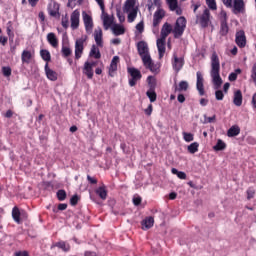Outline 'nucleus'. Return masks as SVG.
<instances>
[{
	"label": "nucleus",
	"mask_w": 256,
	"mask_h": 256,
	"mask_svg": "<svg viewBox=\"0 0 256 256\" xmlns=\"http://www.w3.org/2000/svg\"><path fill=\"white\" fill-rule=\"evenodd\" d=\"M138 55L141 57L142 63L145 69H149L151 73H159V65L153 62L151 53L149 52V45L145 41H139L137 43Z\"/></svg>",
	"instance_id": "obj_1"
},
{
	"label": "nucleus",
	"mask_w": 256,
	"mask_h": 256,
	"mask_svg": "<svg viewBox=\"0 0 256 256\" xmlns=\"http://www.w3.org/2000/svg\"><path fill=\"white\" fill-rule=\"evenodd\" d=\"M220 71H221V64L219 62V56H217V53L214 52L211 57V71H210L214 89H220L221 85H223V79L219 74Z\"/></svg>",
	"instance_id": "obj_2"
},
{
	"label": "nucleus",
	"mask_w": 256,
	"mask_h": 256,
	"mask_svg": "<svg viewBox=\"0 0 256 256\" xmlns=\"http://www.w3.org/2000/svg\"><path fill=\"white\" fill-rule=\"evenodd\" d=\"M211 10L204 7L202 13L196 15V25H199L201 29H207L211 25Z\"/></svg>",
	"instance_id": "obj_3"
},
{
	"label": "nucleus",
	"mask_w": 256,
	"mask_h": 256,
	"mask_svg": "<svg viewBox=\"0 0 256 256\" xmlns=\"http://www.w3.org/2000/svg\"><path fill=\"white\" fill-rule=\"evenodd\" d=\"M172 29L174 39H179V37H183L185 29H187V19L184 16H180L179 18H177L174 28Z\"/></svg>",
	"instance_id": "obj_4"
},
{
	"label": "nucleus",
	"mask_w": 256,
	"mask_h": 256,
	"mask_svg": "<svg viewBox=\"0 0 256 256\" xmlns=\"http://www.w3.org/2000/svg\"><path fill=\"white\" fill-rule=\"evenodd\" d=\"M12 219L13 221H15V223H17V225H21L23 221H27V219H29V214L27 213V211L19 209V207L17 206H14L12 208Z\"/></svg>",
	"instance_id": "obj_5"
},
{
	"label": "nucleus",
	"mask_w": 256,
	"mask_h": 256,
	"mask_svg": "<svg viewBox=\"0 0 256 256\" xmlns=\"http://www.w3.org/2000/svg\"><path fill=\"white\" fill-rule=\"evenodd\" d=\"M227 12L225 10H222L220 12V32L219 34L221 37H226V35L229 33V24H227Z\"/></svg>",
	"instance_id": "obj_6"
},
{
	"label": "nucleus",
	"mask_w": 256,
	"mask_h": 256,
	"mask_svg": "<svg viewBox=\"0 0 256 256\" xmlns=\"http://www.w3.org/2000/svg\"><path fill=\"white\" fill-rule=\"evenodd\" d=\"M127 71L131 76V78L129 79V85L130 87H135V85H137V81H141L143 75L141 74V71H139V69L134 67L128 68Z\"/></svg>",
	"instance_id": "obj_7"
},
{
	"label": "nucleus",
	"mask_w": 256,
	"mask_h": 256,
	"mask_svg": "<svg viewBox=\"0 0 256 256\" xmlns=\"http://www.w3.org/2000/svg\"><path fill=\"white\" fill-rule=\"evenodd\" d=\"M165 18V10L158 8L153 15V27L157 28L161 25V21Z\"/></svg>",
	"instance_id": "obj_8"
},
{
	"label": "nucleus",
	"mask_w": 256,
	"mask_h": 256,
	"mask_svg": "<svg viewBox=\"0 0 256 256\" xmlns=\"http://www.w3.org/2000/svg\"><path fill=\"white\" fill-rule=\"evenodd\" d=\"M235 43L240 47V49L245 48L247 45V37L245 36V31L239 30L236 32Z\"/></svg>",
	"instance_id": "obj_9"
},
{
	"label": "nucleus",
	"mask_w": 256,
	"mask_h": 256,
	"mask_svg": "<svg viewBox=\"0 0 256 256\" xmlns=\"http://www.w3.org/2000/svg\"><path fill=\"white\" fill-rule=\"evenodd\" d=\"M185 65V59L183 57L178 58L177 55L173 54L172 67L176 73H179Z\"/></svg>",
	"instance_id": "obj_10"
},
{
	"label": "nucleus",
	"mask_w": 256,
	"mask_h": 256,
	"mask_svg": "<svg viewBox=\"0 0 256 256\" xmlns=\"http://www.w3.org/2000/svg\"><path fill=\"white\" fill-rule=\"evenodd\" d=\"M196 77H197V82H196V89L199 92V95L201 97H203V95H205V86H204V79H203V74L198 71L196 73Z\"/></svg>",
	"instance_id": "obj_11"
},
{
	"label": "nucleus",
	"mask_w": 256,
	"mask_h": 256,
	"mask_svg": "<svg viewBox=\"0 0 256 256\" xmlns=\"http://www.w3.org/2000/svg\"><path fill=\"white\" fill-rule=\"evenodd\" d=\"M85 44V39L80 38L78 40H76L75 42V59L79 60V58L83 55V49Z\"/></svg>",
	"instance_id": "obj_12"
},
{
	"label": "nucleus",
	"mask_w": 256,
	"mask_h": 256,
	"mask_svg": "<svg viewBox=\"0 0 256 256\" xmlns=\"http://www.w3.org/2000/svg\"><path fill=\"white\" fill-rule=\"evenodd\" d=\"M171 33H173V26L169 22L164 23L161 28L160 38L167 39Z\"/></svg>",
	"instance_id": "obj_13"
},
{
	"label": "nucleus",
	"mask_w": 256,
	"mask_h": 256,
	"mask_svg": "<svg viewBox=\"0 0 256 256\" xmlns=\"http://www.w3.org/2000/svg\"><path fill=\"white\" fill-rule=\"evenodd\" d=\"M79 17H81L79 10H74L70 16L71 29H79Z\"/></svg>",
	"instance_id": "obj_14"
},
{
	"label": "nucleus",
	"mask_w": 256,
	"mask_h": 256,
	"mask_svg": "<svg viewBox=\"0 0 256 256\" xmlns=\"http://www.w3.org/2000/svg\"><path fill=\"white\" fill-rule=\"evenodd\" d=\"M170 11H175L176 15H183V9L179 7L177 0H166Z\"/></svg>",
	"instance_id": "obj_15"
},
{
	"label": "nucleus",
	"mask_w": 256,
	"mask_h": 256,
	"mask_svg": "<svg viewBox=\"0 0 256 256\" xmlns=\"http://www.w3.org/2000/svg\"><path fill=\"white\" fill-rule=\"evenodd\" d=\"M167 39H163V38H159L157 39L156 45H157V49H158V53H159V59H163V57L165 56V43H166Z\"/></svg>",
	"instance_id": "obj_16"
},
{
	"label": "nucleus",
	"mask_w": 256,
	"mask_h": 256,
	"mask_svg": "<svg viewBox=\"0 0 256 256\" xmlns=\"http://www.w3.org/2000/svg\"><path fill=\"white\" fill-rule=\"evenodd\" d=\"M84 26L86 31H92L93 30V18L91 15L87 14V12L82 13Z\"/></svg>",
	"instance_id": "obj_17"
},
{
	"label": "nucleus",
	"mask_w": 256,
	"mask_h": 256,
	"mask_svg": "<svg viewBox=\"0 0 256 256\" xmlns=\"http://www.w3.org/2000/svg\"><path fill=\"white\" fill-rule=\"evenodd\" d=\"M46 39L49 45L53 47V49H57L59 47V39L57 38V35H55V33L53 32L48 33Z\"/></svg>",
	"instance_id": "obj_18"
},
{
	"label": "nucleus",
	"mask_w": 256,
	"mask_h": 256,
	"mask_svg": "<svg viewBox=\"0 0 256 256\" xmlns=\"http://www.w3.org/2000/svg\"><path fill=\"white\" fill-rule=\"evenodd\" d=\"M117 65H119V56H114L109 66L110 77H115V72L117 71Z\"/></svg>",
	"instance_id": "obj_19"
},
{
	"label": "nucleus",
	"mask_w": 256,
	"mask_h": 256,
	"mask_svg": "<svg viewBox=\"0 0 256 256\" xmlns=\"http://www.w3.org/2000/svg\"><path fill=\"white\" fill-rule=\"evenodd\" d=\"M94 39L98 47H103V30L101 28L94 31Z\"/></svg>",
	"instance_id": "obj_20"
},
{
	"label": "nucleus",
	"mask_w": 256,
	"mask_h": 256,
	"mask_svg": "<svg viewBox=\"0 0 256 256\" xmlns=\"http://www.w3.org/2000/svg\"><path fill=\"white\" fill-rule=\"evenodd\" d=\"M45 73H46V77L50 80V81H57L58 79V74L57 72H55L54 70H52L51 68H49V64H45Z\"/></svg>",
	"instance_id": "obj_21"
},
{
	"label": "nucleus",
	"mask_w": 256,
	"mask_h": 256,
	"mask_svg": "<svg viewBox=\"0 0 256 256\" xmlns=\"http://www.w3.org/2000/svg\"><path fill=\"white\" fill-rule=\"evenodd\" d=\"M83 73L87 76V79H93V65L91 62L84 63Z\"/></svg>",
	"instance_id": "obj_22"
},
{
	"label": "nucleus",
	"mask_w": 256,
	"mask_h": 256,
	"mask_svg": "<svg viewBox=\"0 0 256 256\" xmlns=\"http://www.w3.org/2000/svg\"><path fill=\"white\" fill-rule=\"evenodd\" d=\"M33 59V53L29 50H23L21 54V61L22 63L29 65L31 63V60Z\"/></svg>",
	"instance_id": "obj_23"
},
{
	"label": "nucleus",
	"mask_w": 256,
	"mask_h": 256,
	"mask_svg": "<svg viewBox=\"0 0 256 256\" xmlns=\"http://www.w3.org/2000/svg\"><path fill=\"white\" fill-rule=\"evenodd\" d=\"M233 103L236 105V107H241V105H243V93L241 90L234 92Z\"/></svg>",
	"instance_id": "obj_24"
},
{
	"label": "nucleus",
	"mask_w": 256,
	"mask_h": 256,
	"mask_svg": "<svg viewBox=\"0 0 256 256\" xmlns=\"http://www.w3.org/2000/svg\"><path fill=\"white\" fill-rule=\"evenodd\" d=\"M234 13H243L245 11V2L243 0H234Z\"/></svg>",
	"instance_id": "obj_25"
},
{
	"label": "nucleus",
	"mask_w": 256,
	"mask_h": 256,
	"mask_svg": "<svg viewBox=\"0 0 256 256\" xmlns=\"http://www.w3.org/2000/svg\"><path fill=\"white\" fill-rule=\"evenodd\" d=\"M102 21H103V26L104 29H109V27H111V25H113V18L109 17V14L105 13V9H104V13L102 12Z\"/></svg>",
	"instance_id": "obj_26"
},
{
	"label": "nucleus",
	"mask_w": 256,
	"mask_h": 256,
	"mask_svg": "<svg viewBox=\"0 0 256 256\" xmlns=\"http://www.w3.org/2000/svg\"><path fill=\"white\" fill-rule=\"evenodd\" d=\"M95 193L102 199V201H105V199H107V186L103 184L95 190Z\"/></svg>",
	"instance_id": "obj_27"
},
{
	"label": "nucleus",
	"mask_w": 256,
	"mask_h": 256,
	"mask_svg": "<svg viewBox=\"0 0 256 256\" xmlns=\"http://www.w3.org/2000/svg\"><path fill=\"white\" fill-rule=\"evenodd\" d=\"M154 223L155 219H153V217H148L141 222L142 229L144 231H147L148 229H151V227H153Z\"/></svg>",
	"instance_id": "obj_28"
},
{
	"label": "nucleus",
	"mask_w": 256,
	"mask_h": 256,
	"mask_svg": "<svg viewBox=\"0 0 256 256\" xmlns=\"http://www.w3.org/2000/svg\"><path fill=\"white\" fill-rule=\"evenodd\" d=\"M239 133H241V128H239L237 125H234L227 131V137H237Z\"/></svg>",
	"instance_id": "obj_29"
},
{
	"label": "nucleus",
	"mask_w": 256,
	"mask_h": 256,
	"mask_svg": "<svg viewBox=\"0 0 256 256\" xmlns=\"http://www.w3.org/2000/svg\"><path fill=\"white\" fill-rule=\"evenodd\" d=\"M113 34L117 36L125 35V27L121 26L120 24H114L112 27Z\"/></svg>",
	"instance_id": "obj_30"
},
{
	"label": "nucleus",
	"mask_w": 256,
	"mask_h": 256,
	"mask_svg": "<svg viewBox=\"0 0 256 256\" xmlns=\"http://www.w3.org/2000/svg\"><path fill=\"white\" fill-rule=\"evenodd\" d=\"M40 57L46 62L47 65H49V62L51 61V52H49L47 49H42L40 50Z\"/></svg>",
	"instance_id": "obj_31"
},
{
	"label": "nucleus",
	"mask_w": 256,
	"mask_h": 256,
	"mask_svg": "<svg viewBox=\"0 0 256 256\" xmlns=\"http://www.w3.org/2000/svg\"><path fill=\"white\" fill-rule=\"evenodd\" d=\"M187 89H189V82L188 81H180L178 86L175 85V91H179L181 93V91H187Z\"/></svg>",
	"instance_id": "obj_32"
},
{
	"label": "nucleus",
	"mask_w": 256,
	"mask_h": 256,
	"mask_svg": "<svg viewBox=\"0 0 256 256\" xmlns=\"http://www.w3.org/2000/svg\"><path fill=\"white\" fill-rule=\"evenodd\" d=\"M89 55L90 57H94V59H101V52L96 45H92Z\"/></svg>",
	"instance_id": "obj_33"
},
{
	"label": "nucleus",
	"mask_w": 256,
	"mask_h": 256,
	"mask_svg": "<svg viewBox=\"0 0 256 256\" xmlns=\"http://www.w3.org/2000/svg\"><path fill=\"white\" fill-rule=\"evenodd\" d=\"M135 8V0H126L124 5V12L129 13V11H133Z\"/></svg>",
	"instance_id": "obj_34"
},
{
	"label": "nucleus",
	"mask_w": 256,
	"mask_h": 256,
	"mask_svg": "<svg viewBox=\"0 0 256 256\" xmlns=\"http://www.w3.org/2000/svg\"><path fill=\"white\" fill-rule=\"evenodd\" d=\"M214 151H225L227 149V144L223 140L218 139L215 146H213Z\"/></svg>",
	"instance_id": "obj_35"
},
{
	"label": "nucleus",
	"mask_w": 256,
	"mask_h": 256,
	"mask_svg": "<svg viewBox=\"0 0 256 256\" xmlns=\"http://www.w3.org/2000/svg\"><path fill=\"white\" fill-rule=\"evenodd\" d=\"M146 96L148 97V99H150V103H155V101H157V93L155 92L154 88H150L146 92Z\"/></svg>",
	"instance_id": "obj_36"
},
{
	"label": "nucleus",
	"mask_w": 256,
	"mask_h": 256,
	"mask_svg": "<svg viewBox=\"0 0 256 256\" xmlns=\"http://www.w3.org/2000/svg\"><path fill=\"white\" fill-rule=\"evenodd\" d=\"M126 13H128V23H133V21L137 19V8H134Z\"/></svg>",
	"instance_id": "obj_37"
},
{
	"label": "nucleus",
	"mask_w": 256,
	"mask_h": 256,
	"mask_svg": "<svg viewBox=\"0 0 256 256\" xmlns=\"http://www.w3.org/2000/svg\"><path fill=\"white\" fill-rule=\"evenodd\" d=\"M173 175H177L178 179H187V174L183 171H179L176 168L171 169Z\"/></svg>",
	"instance_id": "obj_38"
},
{
	"label": "nucleus",
	"mask_w": 256,
	"mask_h": 256,
	"mask_svg": "<svg viewBox=\"0 0 256 256\" xmlns=\"http://www.w3.org/2000/svg\"><path fill=\"white\" fill-rule=\"evenodd\" d=\"M56 247L62 249V251H65V253L71 250V246L63 241L56 243Z\"/></svg>",
	"instance_id": "obj_39"
},
{
	"label": "nucleus",
	"mask_w": 256,
	"mask_h": 256,
	"mask_svg": "<svg viewBox=\"0 0 256 256\" xmlns=\"http://www.w3.org/2000/svg\"><path fill=\"white\" fill-rule=\"evenodd\" d=\"M188 152L191 153V155H195L197 151H199V144L197 142H194L188 146Z\"/></svg>",
	"instance_id": "obj_40"
},
{
	"label": "nucleus",
	"mask_w": 256,
	"mask_h": 256,
	"mask_svg": "<svg viewBox=\"0 0 256 256\" xmlns=\"http://www.w3.org/2000/svg\"><path fill=\"white\" fill-rule=\"evenodd\" d=\"M58 201H65L67 199V192L63 189H60L56 193Z\"/></svg>",
	"instance_id": "obj_41"
},
{
	"label": "nucleus",
	"mask_w": 256,
	"mask_h": 256,
	"mask_svg": "<svg viewBox=\"0 0 256 256\" xmlns=\"http://www.w3.org/2000/svg\"><path fill=\"white\" fill-rule=\"evenodd\" d=\"M242 71L241 68H237L235 72L229 74L228 79L229 81H237V75H241Z\"/></svg>",
	"instance_id": "obj_42"
},
{
	"label": "nucleus",
	"mask_w": 256,
	"mask_h": 256,
	"mask_svg": "<svg viewBox=\"0 0 256 256\" xmlns=\"http://www.w3.org/2000/svg\"><path fill=\"white\" fill-rule=\"evenodd\" d=\"M54 9L49 10L50 17H59V4L53 5Z\"/></svg>",
	"instance_id": "obj_43"
},
{
	"label": "nucleus",
	"mask_w": 256,
	"mask_h": 256,
	"mask_svg": "<svg viewBox=\"0 0 256 256\" xmlns=\"http://www.w3.org/2000/svg\"><path fill=\"white\" fill-rule=\"evenodd\" d=\"M72 53H73V51L68 46L62 47V57H65V58L70 57V55H72Z\"/></svg>",
	"instance_id": "obj_44"
},
{
	"label": "nucleus",
	"mask_w": 256,
	"mask_h": 256,
	"mask_svg": "<svg viewBox=\"0 0 256 256\" xmlns=\"http://www.w3.org/2000/svg\"><path fill=\"white\" fill-rule=\"evenodd\" d=\"M182 135H183V139H184V141H186V143H191V141H193V139H195L193 134L189 133V132H183Z\"/></svg>",
	"instance_id": "obj_45"
},
{
	"label": "nucleus",
	"mask_w": 256,
	"mask_h": 256,
	"mask_svg": "<svg viewBox=\"0 0 256 256\" xmlns=\"http://www.w3.org/2000/svg\"><path fill=\"white\" fill-rule=\"evenodd\" d=\"M206 5L211 11H217V2L215 0H206Z\"/></svg>",
	"instance_id": "obj_46"
},
{
	"label": "nucleus",
	"mask_w": 256,
	"mask_h": 256,
	"mask_svg": "<svg viewBox=\"0 0 256 256\" xmlns=\"http://www.w3.org/2000/svg\"><path fill=\"white\" fill-rule=\"evenodd\" d=\"M248 201H251L255 197V188L249 187L246 191Z\"/></svg>",
	"instance_id": "obj_47"
},
{
	"label": "nucleus",
	"mask_w": 256,
	"mask_h": 256,
	"mask_svg": "<svg viewBox=\"0 0 256 256\" xmlns=\"http://www.w3.org/2000/svg\"><path fill=\"white\" fill-rule=\"evenodd\" d=\"M11 73H12L11 67L9 66L2 67V74L4 75V77H11Z\"/></svg>",
	"instance_id": "obj_48"
},
{
	"label": "nucleus",
	"mask_w": 256,
	"mask_h": 256,
	"mask_svg": "<svg viewBox=\"0 0 256 256\" xmlns=\"http://www.w3.org/2000/svg\"><path fill=\"white\" fill-rule=\"evenodd\" d=\"M61 25L64 29H69V16L67 14L62 17Z\"/></svg>",
	"instance_id": "obj_49"
},
{
	"label": "nucleus",
	"mask_w": 256,
	"mask_h": 256,
	"mask_svg": "<svg viewBox=\"0 0 256 256\" xmlns=\"http://www.w3.org/2000/svg\"><path fill=\"white\" fill-rule=\"evenodd\" d=\"M215 98L217 101H223V99L225 98V94H223L222 90H217L215 92Z\"/></svg>",
	"instance_id": "obj_50"
},
{
	"label": "nucleus",
	"mask_w": 256,
	"mask_h": 256,
	"mask_svg": "<svg viewBox=\"0 0 256 256\" xmlns=\"http://www.w3.org/2000/svg\"><path fill=\"white\" fill-rule=\"evenodd\" d=\"M78 203H79V196L75 194L70 199V205H72V207H75V205H77Z\"/></svg>",
	"instance_id": "obj_51"
},
{
	"label": "nucleus",
	"mask_w": 256,
	"mask_h": 256,
	"mask_svg": "<svg viewBox=\"0 0 256 256\" xmlns=\"http://www.w3.org/2000/svg\"><path fill=\"white\" fill-rule=\"evenodd\" d=\"M136 29H137L138 33H143L145 31V23L143 21L139 22L136 25Z\"/></svg>",
	"instance_id": "obj_52"
},
{
	"label": "nucleus",
	"mask_w": 256,
	"mask_h": 256,
	"mask_svg": "<svg viewBox=\"0 0 256 256\" xmlns=\"http://www.w3.org/2000/svg\"><path fill=\"white\" fill-rule=\"evenodd\" d=\"M205 123H215L217 116L213 115L212 117L204 116Z\"/></svg>",
	"instance_id": "obj_53"
},
{
	"label": "nucleus",
	"mask_w": 256,
	"mask_h": 256,
	"mask_svg": "<svg viewBox=\"0 0 256 256\" xmlns=\"http://www.w3.org/2000/svg\"><path fill=\"white\" fill-rule=\"evenodd\" d=\"M144 113L146 115L151 116V113H153V104L148 105L147 109L144 110Z\"/></svg>",
	"instance_id": "obj_54"
},
{
	"label": "nucleus",
	"mask_w": 256,
	"mask_h": 256,
	"mask_svg": "<svg viewBox=\"0 0 256 256\" xmlns=\"http://www.w3.org/2000/svg\"><path fill=\"white\" fill-rule=\"evenodd\" d=\"M95 1H96V3H98V5H99L101 11H102L103 13H105V2H104L103 0H95Z\"/></svg>",
	"instance_id": "obj_55"
},
{
	"label": "nucleus",
	"mask_w": 256,
	"mask_h": 256,
	"mask_svg": "<svg viewBox=\"0 0 256 256\" xmlns=\"http://www.w3.org/2000/svg\"><path fill=\"white\" fill-rule=\"evenodd\" d=\"M87 181L90 183V185H97L96 178L91 177V175H87Z\"/></svg>",
	"instance_id": "obj_56"
},
{
	"label": "nucleus",
	"mask_w": 256,
	"mask_h": 256,
	"mask_svg": "<svg viewBox=\"0 0 256 256\" xmlns=\"http://www.w3.org/2000/svg\"><path fill=\"white\" fill-rule=\"evenodd\" d=\"M223 5H225V7L231 8L233 7V0H222Z\"/></svg>",
	"instance_id": "obj_57"
},
{
	"label": "nucleus",
	"mask_w": 256,
	"mask_h": 256,
	"mask_svg": "<svg viewBox=\"0 0 256 256\" xmlns=\"http://www.w3.org/2000/svg\"><path fill=\"white\" fill-rule=\"evenodd\" d=\"M14 256H29V252H27L26 250L18 251L14 253Z\"/></svg>",
	"instance_id": "obj_58"
},
{
	"label": "nucleus",
	"mask_w": 256,
	"mask_h": 256,
	"mask_svg": "<svg viewBox=\"0 0 256 256\" xmlns=\"http://www.w3.org/2000/svg\"><path fill=\"white\" fill-rule=\"evenodd\" d=\"M141 201H142V199H141V197H135V198H133V203H134V205L136 206V207H139V205H141Z\"/></svg>",
	"instance_id": "obj_59"
},
{
	"label": "nucleus",
	"mask_w": 256,
	"mask_h": 256,
	"mask_svg": "<svg viewBox=\"0 0 256 256\" xmlns=\"http://www.w3.org/2000/svg\"><path fill=\"white\" fill-rule=\"evenodd\" d=\"M117 17L120 21V23H123V21H125V16L123 14H121V11H117Z\"/></svg>",
	"instance_id": "obj_60"
},
{
	"label": "nucleus",
	"mask_w": 256,
	"mask_h": 256,
	"mask_svg": "<svg viewBox=\"0 0 256 256\" xmlns=\"http://www.w3.org/2000/svg\"><path fill=\"white\" fill-rule=\"evenodd\" d=\"M199 7H201V2H197L196 4H193L192 5L193 13H197V9H199Z\"/></svg>",
	"instance_id": "obj_61"
},
{
	"label": "nucleus",
	"mask_w": 256,
	"mask_h": 256,
	"mask_svg": "<svg viewBox=\"0 0 256 256\" xmlns=\"http://www.w3.org/2000/svg\"><path fill=\"white\" fill-rule=\"evenodd\" d=\"M7 41H8V39H7V37H5V36H0V44L1 45H7Z\"/></svg>",
	"instance_id": "obj_62"
},
{
	"label": "nucleus",
	"mask_w": 256,
	"mask_h": 256,
	"mask_svg": "<svg viewBox=\"0 0 256 256\" xmlns=\"http://www.w3.org/2000/svg\"><path fill=\"white\" fill-rule=\"evenodd\" d=\"M177 99L179 103H185V95L179 94Z\"/></svg>",
	"instance_id": "obj_63"
},
{
	"label": "nucleus",
	"mask_w": 256,
	"mask_h": 256,
	"mask_svg": "<svg viewBox=\"0 0 256 256\" xmlns=\"http://www.w3.org/2000/svg\"><path fill=\"white\" fill-rule=\"evenodd\" d=\"M84 256H97V254L95 252H93V251H86L84 253Z\"/></svg>",
	"instance_id": "obj_64"
}]
</instances>
